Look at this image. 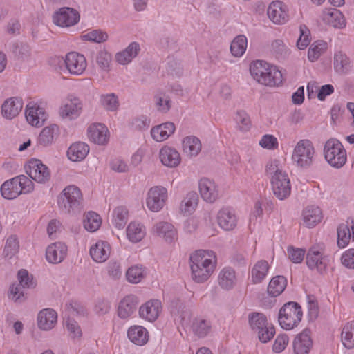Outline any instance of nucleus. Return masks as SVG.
Returning a JSON list of instances; mask_svg holds the SVG:
<instances>
[{
  "label": "nucleus",
  "mask_w": 354,
  "mask_h": 354,
  "mask_svg": "<svg viewBox=\"0 0 354 354\" xmlns=\"http://www.w3.org/2000/svg\"><path fill=\"white\" fill-rule=\"evenodd\" d=\"M189 264L192 279L196 283L208 281L217 266V256L210 250H197L189 255Z\"/></svg>",
  "instance_id": "nucleus-1"
},
{
  "label": "nucleus",
  "mask_w": 354,
  "mask_h": 354,
  "mask_svg": "<svg viewBox=\"0 0 354 354\" xmlns=\"http://www.w3.org/2000/svg\"><path fill=\"white\" fill-rule=\"evenodd\" d=\"M127 239L132 243L140 242L145 236V227L140 223L131 222L126 230Z\"/></svg>",
  "instance_id": "nucleus-44"
},
{
  "label": "nucleus",
  "mask_w": 354,
  "mask_h": 354,
  "mask_svg": "<svg viewBox=\"0 0 354 354\" xmlns=\"http://www.w3.org/2000/svg\"><path fill=\"white\" fill-rule=\"evenodd\" d=\"M299 37L297 41V46L300 50L305 49L310 43V32L305 25H301L299 27Z\"/></svg>",
  "instance_id": "nucleus-59"
},
{
  "label": "nucleus",
  "mask_w": 354,
  "mask_h": 354,
  "mask_svg": "<svg viewBox=\"0 0 354 354\" xmlns=\"http://www.w3.org/2000/svg\"><path fill=\"white\" fill-rule=\"evenodd\" d=\"M102 222L101 216L95 212H88L83 216L82 224L88 232H96L100 227Z\"/></svg>",
  "instance_id": "nucleus-45"
},
{
  "label": "nucleus",
  "mask_w": 354,
  "mask_h": 354,
  "mask_svg": "<svg viewBox=\"0 0 354 354\" xmlns=\"http://www.w3.org/2000/svg\"><path fill=\"white\" fill-rule=\"evenodd\" d=\"M26 174L32 181L44 184L50 179V170L41 160L37 158L30 159L26 165Z\"/></svg>",
  "instance_id": "nucleus-13"
},
{
  "label": "nucleus",
  "mask_w": 354,
  "mask_h": 354,
  "mask_svg": "<svg viewBox=\"0 0 354 354\" xmlns=\"http://www.w3.org/2000/svg\"><path fill=\"white\" fill-rule=\"evenodd\" d=\"M60 127L55 123H50L41 129L37 140L36 147L46 148L52 146L59 138Z\"/></svg>",
  "instance_id": "nucleus-15"
},
{
  "label": "nucleus",
  "mask_w": 354,
  "mask_h": 354,
  "mask_svg": "<svg viewBox=\"0 0 354 354\" xmlns=\"http://www.w3.org/2000/svg\"><path fill=\"white\" fill-rule=\"evenodd\" d=\"M267 15L269 19L277 25H283L290 19L289 9L287 5L281 1H273L269 4Z\"/></svg>",
  "instance_id": "nucleus-17"
},
{
  "label": "nucleus",
  "mask_w": 354,
  "mask_h": 354,
  "mask_svg": "<svg viewBox=\"0 0 354 354\" xmlns=\"http://www.w3.org/2000/svg\"><path fill=\"white\" fill-rule=\"evenodd\" d=\"M139 51L140 45L136 42H132L125 50L116 54V61L120 64H127L137 56Z\"/></svg>",
  "instance_id": "nucleus-42"
},
{
  "label": "nucleus",
  "mask_w": 354,
  "mask_h": 354,
  "mask_svg": "<svg viewBox=\"0 0 354 354\" xmlns=\"http://www.w3.org/2000/svg\"><path fill=\"white\" fill-rule=\"evenodd\" d=\"M192 330L198 337L206 336L211 330V322L204 317H200L194 319L192 324Z\"/></svg>",
  "instance_id": "nucleus-52"
},
{
  "label": "nucleus",
  "mask_w": 354,
  "mask_h": 354,
  "mask_svg": "<svg viewBox=\"0 0 354 354\" xmlns=\"http://www.w3.org/2000/svg\"><path fill=\"white\" fill-rule=\"evenodd\" d=\"M111 246L109 242L98 240L92 244L89 249V254L92 259L96 263H104L110 257Z\"/></svg>",
  "instance_id": "nucleus-27"
},
{
  "label": "nucleus",
  "mask_w": 354,
  "mask_h": 354,
  "mask_svg": "<svg viewBox=\"0 0 354 354\" xmlns=\"http://www.w3.org/2000/svg\"><path fill=\"white\" fill-rule=\"evenodd\" d=\"M145 276V268L140 265H135L130 267L126 272V277L128 281L131 283L140 282Z\"/></svg>",
  "instance_id": "nucleus-54"
},
{
  "label": "nucleus",
  "mask_w": 354,
  "mask_h": 354,
  "mask_svg": "<svg viewBox=\"0 0 354 354\" xmlns=\"http://www.w3.org/2000/svg\"><path fill=\"white\" fill-rule=\"evenodd\" d=\"M81 308L80 305L77 302H73L66 306L64 312V320L66 322V328L70 334V336L73 338H80L82 336V330L80 327L77 325V322L69 318L70 315H75L80 314Z\"/></svg>",
  "instance_id": "nucleus-24"
},
{
  "label": "nucleus",
  "mask_w": 354,
  "mask_h": 354,
  "mask_svg": "<svg viewBox=\"0 0 354 354\" xmlns=\"http://www.w3.org/2000/svg\"><path fill=\"white\" fill-rule=\"evenodd\" d=\"M266 171L270 175L272 189L275 196L279 200L287 198L291 193V184L287 173L279 168V161H270Z\"/></svg>",
  "instance_id": "nucleus-2"
},
{
  "label": "nucleus",
  "mask_w": 354,
  "mask_h": 354,
  "mask_svg": "<svg viewBox=\"0 0 354 354\" xmlns=\"http://www.w3.org/2000/svg\"><path fill=\"white\" fill-rule=\"evenodd\" d=\"M198 204L197 194L191 192L186 194L179 206V212L185 216L192 215L196 209Z\"/></svg>",
  "instance_id": "nucleus-38"
},
{
  "label": "nucleus",
  "mask_w": 354,
  "mask_h": 354,
  "mask_svg": "<svg viewBox=\"0 0 354 354\" xmlns=\"http://www.w3.org/2000/svg\"><path fill=\"white\" fill-rule=\"evenodd\" d=\"M88 140L99 145H105L110 138V132L106 126L101 123H93L88 127Z\"/></svg>",
  "instance_id": "nucleus-23"
},
{
  "label": "nucleus",
  "mask_w": 354,
  "mask_h": 354,
  "mask_svg": "<svg viewBox=\"0 0 354 354\" xmlns=\"http://www.w3.org/2000/svg\"><path fill=\"white\" fill-rule=\"evenodd\" d=\"M53 22L60 27H69L76 24L80 20L79 12L70 8H62L53 15Z\"/></svg>",
  "instance_id": "nucleus-22"
},
{
  "label": "nucleus",
  "mask_w": 354,
  "mask_h": 354,
  "mask_svg": "<svg viewBox=\"0 0 354 354\" xmlns=\"http://www.w3.org/2000/svg\"><path fill=\"white\" fill-rule=\"evenodd\" d=\"M354 241V220L348 219L337 228V245L339 248H346L350 241Z\"/></svg>",
  "instance_id": "nucleus-29"
},
{
  "label": "nucleus",
  "mask_w": 354,
  "mask_h": 354,
  "mask_svg": "<svg viewBox=\"0 0 354 354\" xmlns=\"http://www.w3.org/2000/svg\"><path fill=\"white\" fill-rule=\"evenodd\" d=\"M153 232L167 242H171L176 237V231L174 225L167 222H159L153 227Z\"/></svg>",
  "instance_id": "nucleus-41"
},
{
  "label": "nucleus",
  "mask_w": 354,
  "mask_h": 354,
  "mask_svg": "<svg viewBox=\"0 0 354 354\" xmlns=\"http://www.w3.org/2000/svg\"><path fill=\"white\" fill-rule=\"evenodd\" d=\"M302 317L301 307L296 302H288L279 310V324L283 330H290L299 326Z\"/></svg>",
  "instance_id": "nucleus-6"
},
{
  "label": "nucleus",
  "mask_w": 354,
  "mask_h": 354,
  "mask_svg": "<svg viewBox=\"0 0 354 354\" xmlns=\"http://www.w3.org/2000/svg\"><path fill=\"white\" fill-rule=\"evenodd\" d=\"M19 241L15 235L8 237L3 249V254L7 258H12L19 251Z\"/></svg>",
  "instance_id": "nucleus-55"
},
{
  "label": "nucleus",
  "mask_w": 354,
  "mask_h": 354,
  "mask_svg": "<svg viewBox=\"0 0 354 354\" xmlns=\"http://www.w3.org/2000/svg\"><path fill=\"white\" fill-rule=\"evenodd\" d=\"M100 104L106 110L111 111L117 110L119 106L118 97L113 93L102 95Z\"/></svg>",
  "instance_id": "nucleus-57"
},
{
  "label": "nucleus",
  "mask_w": 354,
  "mask_h": 354,
  "mask_svg": "<svg viewBox=\"0 0 354 354\" xmlns=\"http://www.w3.org/2000/svg\"><path fill=\"white\" fill-rule=\"evenodd\" d=\"M289 343V337L286 334L279 335L273 344L272 349L274 353H279L285 350Z\"/></svg>",
  "instance_id": "nucleus-63"
},
{
  "label": "nucleus",
  "mask_w": 354,
  "mask_h": 354,
  "mask_svg": "<svg viewBox=\"0 0 354 354\" xmlns=\"http://www.w3.org/2000/svg\"><path fill=\"white\" fill-rule=\"evenodd\" d=\"M23 100L17 97L6 99L1 105V115L8 120L17 117L23 108Z\"/></svg>",
  "instance_id": "nucleus-30"
},
{
  "label": "nucleus",
  "mask_w": 354,
  "mask_h": 354,
  "mask_svg": "<svg viewBox=\"0 0 354 354\" xmlns=\"http://www.w3.org/2000/svg\"><path fill=\"white\" fill-rule=\"evenodd\" d=\"M155 106L158 111L166 113L171 108L170 98L164 93H159L155 97Z\"/></svg>",
  "instance_id": "nucleus-60"
},
{
  "label": "nucleus",
  "mask_w": 354,
  "mask_h": 354,
  "mask_svg": "<svg viewBox=\"0 0 354 354\" xmlns=\"http://www.w3.org/2000/svg\"><path fill=\"white\" fill-rule=\"evenodd\" d=\"M136 299L134 296L127 295L124 297L119 303L118 308V316L122 319L129 317L136 308Z\"/></svg>",
  "instance_id": "nucleus-40"
},
{
  "label": "nucleus",
  "mask_w": 354,
  "mask_h": 354,
  "mask_svg": "<svg viewBox=\"0 0 354 354\" xmlns=\"http://www.w3.org/2000/svg\"><path fill=\"white\" fill-rule=\"evenodd\" d=\"M57 318V313L55 310L50 308H44L37 314V326L41 330L49 331L56 326Z\"/></svg>",
  "instance_id": "nucleus-26"
},
{
  "label": "nucleus",
  "mask_w": 354,
  "mask_h": 354,
  "mask_svg": "<svg viewBox=\"0 0 354 354\" xmlns=\"http://www.w3.org/2000/svg\"><path fill=\"white\" fill-rule=\"evenodd\" d=\"M162 310V305L159 299H152L142 304L139 308L140 317L149 322H155Z\"/></svg>",
  "instance_id": "nucleus-20"
},
{
  "label": "nucleus",
  "mask_w": 354,
  "mask_h": 354,
  "mask_svg": "<svg viewBox=\"0 0 354 354\" xmlns=\"http://www.w3.org/2000/svg\"><path fill=\"white\" fill-rule=\"evenodd\" d=\"M168 201V191L162 186H153L147 194L145 203L147 209L153 212L161 211Z\"/></svg>",
  "instance_id": "nucleus-12"
},
{
  "label": "nucleus",
  "mask_w": 354,
  "mask_h": 354,
  "mask_svg": "<svg viewBox=\"0 0 354 354\" xmlns=\"http://www.w3.org/2000/svg\"><path fill=\"white\" fill-rule=\"evenodd\" d=\"M34 188L33 181L24 175H20L5 181L1 186V193L4 198L12 200L20 194L32 192Z\"/></svg>",
  "instance_id": "nucleus-4"
},
{
  "label": "nucleus",
  "mask_w": 354,
  "mask_h": 354,
  "mask_svg": "<svg viewBox=\"0 0 354 354\" xmlns=\"http://www.w3.org/2000/svg\"><path fill=\"white\" fill-rule=\"evenodd\" d=\"M198 192L201 198L207 203H214L221 195L218 185L212 179L201 178L198 180Z\"/></svg>",
  "instance_id": "nucleus-14"
},
{
  "label": "nucleus",
  "mask_w": 354,
  "mask_h": 354,
  "mask_svg": "<svg viewBox=\"0 0 354 354\" xmlns=\"http://www.w3.org/2000/svg\"><path fill=\"white\" fill-rule=\"evenodd\" d=\"M323 20L335 28H342L346 26L343 14L336 8L325 9L322 15Z\"/></svg>",
  "instance_id": "nucleus-36"
},
{
  "label": "nucleus",
  "mask_w": 354,
  "mask_h": 354,
  "mask_svg": "<svg viewBox=\"0 0 354 354\" xmlns=\"http://www.w3.org/2000/svg\"><path fill=\"white\" fill-rule=\"evenodd\" d=\"M270 65V64L262 60L252 62L250 65L251 76L259 84L265 86L266 81L267 80L266 76L268 75Z\"/></svg>",
  "instance_id": "nucleus-32"
},
{
  "label": "nucleus",
  "mask_w": 354,
  "mask_h": 354,
  "mask_svg": "<svg viewBox=\"0 0 354 354\" xmlns=\"http://www.w3.org/2000/svg\"><path fill=\"white\" fill-rule=\"evenodd\" d=\"M287 286V279L283 276H275L268 283L267 291L270 296L277 297L285 290Z\"/></svg>",
  "instance_id": "nucleus-46"
},
{
  "label": "nucleus",
  "mask_w": 354,
  "mask_h": 354,
  "mask_svg": "<svg viewBox=\"0 0 354 354\" xmlns=\"http://www.w3.org/2000/svg\"><path fill=\"white\" fill-rule=\"evenodd\" d=\"M316 158L313 142L307 138L299 140L295 145L291 160L297 167L307 169L311 167Z\"/></svg>",
  "instance_id": "nucleus-3"
},
{
  "label": "nucleus",
  "mask_w": 354,
  "mask_h": 354,
  "mask_svg": "<svg viewBox=\"0 0 354 354\" xmlns=\"http://www.w3.org/2000/svg\"><path fill=\"white\" fill-rule=\"evenodd\" d=\"M239 221L235 211L228 207L221 208L216 214V222L224 231H232L236 228Z\"/></svg>",
  "instance_id": "nucleus-18"
},
{
  "label": "nucleus",
  "mask_w": 354,
  "mask_h": 354,
  "mask_svg": "<svg viewBox=\"0 0 354 354\" xmlns=\"http://www.w3.org/2000/svg\"><path fill=\"white\" fill-rule=\"evenodd\" d=\"M48 113L41 102H30L25 108V118L29 125L35 128L44 126L48 119Z\"/></svg>",
  "instance_id": "nucleus-9"
},
{
  "label": "nucleus",
  "mask_w": 354,
  "mask_h": 354,
  "mask_svg": "<svg viewBox=\"0 0 354 354\" xmlns=\"http://www.w3.org/2000/svg\"><path fill=\"white\" fill-rule=\"evenodd\" d=\"M67 247L62 242L49 245L46 250V259L50 263H59L67 255Z\"/></svg>",
  "instance_id": "nucleus-31"
},
{
  "label": "nucleus",
  "mask_w": 354,
  "mask_h": 354,
  "mask_svg": "<svg viewBox=\"0 0 354 354\" xmlns=\"http://www.w3.org/2000/svg\"><path fill=\"white\" fill-rule=\"evenodd\" d=\"M248 323L251 329L257 333L259 340L263 343L268 342L275 334L274 326L268 322L266 316L263 313H250Z\"/></svg>",
  "instance_id": "nucleus-7"
},
{
  "label": "nucleus",
  "mask_w": 354,
  "mask_h": 354,
  "mask_svg": "<svg viewBox=\"0 0 354 354\" xmlns=\"http://www.w3.org/2000/svg\"><path fill=\"white\" fill-rule=\"evenodd\" d=\"M313 345L311 330L308 328H304L293 339V352L295 354H309Z\"/></svg>",
  "instance_id": "nucleus-21"
},
{
  "label": "nucleus",
  "mask_w": 354,
  "mask_h": 354,
  "mask_svg": "<svg viewBox=\"0 0 354 354\" xmlns=\"http://www.w3.org/2000/svg\"><path fill=\"white\" fill-rule=\"evenodd\" d=\"M326 161L333 167L341 168L347 161V153L342 143L336 138L326 141L323 149Z\"/></svg>",
  "instance_id": "nucleus-5"
},
{
  "label": "nucleus",
  "mask_w": 354,
  "mask_h": 354,
  "mask_svg": "<svg viewBox=\"0 0 354 354\" xmlns=\"http://www.w3.org/2000/svg\"><path fill=\"white\" fill-rule=\"evenodd\" d=\"M219 286L225 290H230L234 287L236 282L235 272L230 268H223L218 274Z\"/></svg>",
  "instance_id": "nucleus-43"
},
{
  "label": "nucleus",
  "mask_w": 354,
  "mask_h": 354,
  "mask_svg": "<svg viewBox=\"0 0 354 354\" xmlns=\"http://www.w3.org/2000/svg\"><path fill=\"white\" fill-rule=\"evenodd\" d=\"M82 111V101L75 95H70L59 109V115L62 119L70 120L77 118Z\"/></svg>",
  "instance_id": "nucleus-16"
},
{
  "label": "nucleus",
  "mask_w": 354,
  "mask_h": 354,
  "mask_svg": "<svg viewBox=\"0 0 354 354\" xmlns=\"http://www.w3.org/2000/svg\"><path fill=\"white\" fill-rule=\"evenodd\" d=\"M287 253L288 258L292 263H299L303 261L306 251L301 248L289 246L287 249Z\"/></svg>",
  "instance_id": "nucleus-62"
},
{
  "label": "nucleus",
  "mask_w": 354,
  "mask_h": 354,
  "mask_svg": "<svg viewBox=\"0 0 354 354\" xmlns=\"http://www.w3.org/2000/svg\"><path fill=\"white\" fill-rule=\"evenodd\" d=\"M159 159L160 162L166 167H178L182 161L180 152L174 147L164 145L159 151Z\"/></svg>",
  "instance_id": "nucleus-25"
},
{
  "label": "nucleus",
  "mask_w": 354,
  "mask_h": 354,
  "mask_svg": "<svg viewBox=\"0 0 354 354\" xmlns=\"http://www.w3.org/2000/svg\"><path fill=\"white\" fill-rule=\"evenodd\" d=\"M181 145L183 153L189 158L198 156L202 149L201 140L194 136H187L183 138Z\"/></svg>",
  "instance_id": "nucleus-34"
},
{
  "label": "nucleus",
  "mask_w": 354,
  "mask_h": 354,
  "mask_svg": "<svg viewBox=\"0 0 354 354\" xmlns=\"http://www.w3.org/2000/svg\"><path fill=\"white\" fill-rule=\"evenodd\" d=\"M341 341L348 349L354 348V321L346 323L342 330Z\"/></svg>",
  "instance_id": "nucleus-51"
},
{
  "label": "nucleus",
  "mask_w": 354,
  "mask_h": 354,
  "mask_svg": "<svg viewBox=\"0 0 354 354\" xmlns=\"http://www.w3.org/2000/svg\"><path fill=\"white\" fill-rule=\"evenodd\" d=\"M129 211L124 206L116 207L112 213L111 223L118 229H122L128 220Z\"/></svg>",
  "instance_id": "nucleus-47"
},
{
  "label": "nucleus",
  "mask_w": 354,
  "mask_h": 354,
  "mask_svg": "<svg viewBox=\"0 0 354 354\" xmlns=\"http://www.w3.org/2000/svg\"><path fill=\"white\" fill-rule=\"evenodd\" d=\"M351 68L348 57L342 52H337L334 55V68L338 73H344Z\"/></svg>",
  "instance_id": "nucleus-53"
},
{
  "label": "nucleus",
  "mask_w": 354,
  "mask_h": 354,
  "mask_svg": "<svg viewBox=\"0 0 354 354\" xmlns=\"http://www.w3.org/2000/svg\"><path fill=\"white\" fill-rule=\"evenodd\" d=\"M57 59L63 62L67 72L73 76L83 75L87 68L88 64L85 56L75 51L69 52Z\"/></svg>",
  "instance_id": "nucleus-10"
},
{
  "label": "nucleus",
  "mask_w": 354,
  "mask_h": 354,
  "mask_svg": "<svg viewBox=\"0 0 354 354\" xmlns=\"http://www.w3.org/2000/svg\"><path fill=\"white\" fill-rule=\"evenodd\" d=\"M83 201L81 189L76 185L66 186L58 197V205L66 212L79 210Z\"/></svg>",
  "instance_id": "nucleus-8"
},
{
  "label": "nucleus",
  "mask_w": 354,
  "mask_h": 354,
  "mask_svg": "<svg viewBox=\"0 0 354 354\" xmlns=\"http://www.w3.org/2000/svg\"><path fill=\"white\" fill-rule=\"evenodd\" d=\"M129 339L136 345L144 346L149 339V334L146 328L140 325H133L127 330Z\"/></svg>",
  "instance_id": "nucleus-33"
},
{
  "label": "nucleus",
  "mask_w": 354,
  "mask_h": 354,
  "mask_svg": "<svg viewBox=\"0 0 354 354\" xmlns=\"http://www.w3.org/2000/svg\"><path fill=\"white\" fill-rule=\"evenodd\" d=\"M248 47V39L245 35L236 36L230 45V52L234 57H241L246 51Z\"/></svg>",
  "instance_id": "nucleus-48"
},
{
  "label": "nucleus",
  "mask_w": 354,
  "mask_h": 354,
  "mask_svg": "<svg viewBox=\"0 0 354 354\" xmlns=\"http://www.w3.org/2000/svg\"><path fill=\"white\" fill-rule=\"evenodd\" d=\"M259 145L267 150H276L279 148V141L272 134L263 135L259 141Z\"/></svg>",
  "instance_id": "nucleus-58"
},
{
  "label": "nucleus",
  "mask_w": 354,
  "mask_h": 354,
  "mask_svg": "<svg viewBox=\"0 0 354 354\" xmlns=\"http://www.w3.org/2000/svg\"><path fill=\"white\" fill-rule=\"evenodd\" d=\"M17 279L23 288H34L36 286L32 275L26 270L21 269L17 273Z\"/></svg>",
  "instance_id": "nucleus-61"
},
{
  "label": "nucleus",
  "mask_w": 354,
  "mask_h": 354,
  "mask_svg": "<svg viewBox=\"0 0 354 354\" xmlns=\"http://www.w3.org/2000/svg\"><path fill=\"white\" fill-rule=\"evenodd\" d=\"M267 80L265 86L268 87H278L282 85L283 77L281 71L274 65H270L268 75L266 76Z\"/></svg>",
  "instance_id": "nucleus-49"
},
{
  "label": "nucleus",
  "mask_w": 354,
  "mask_h": 354,
  "mask_svg": "<svg viewBox=\"0 0 354 354\" xmlns=\"http://www.w3.org/2000/svg\"><path fill=\"white\" fill-rule=\"evenodd\" d=\"M270 265L266 260H260L254 263L250 270V278L252 283H261L268 274Z\"/></svg>",
  "instance_id": "nucleus-37"
},
{
  "label": "nucleus",
  "mask_w": 354,
  "mask_h": 354,
  "mask_svg": "<svg viewBox=\"0 0 354 354\" xmlns=\"http://www.w3.org/2000/svg\"><path fill=\"white\" fill-rule=\"evenodd\" d=\"M341 263L349 269H354V248L345 250L341 257Z\"/></svg>",
  "instance_id": "nucleus-64"
},
{
  "label": "nucleus",
  "mask_w": 354,
  "mask_h": 354,
  "mask_svg": "<svg viewBox=\"0 0 354 354\" xmlns=\"http://www.w3.org/2000/svg\"><path fill=\"white\" fill-rule=\"evenodd\" d=\"M81 39L84 41L100 43L106 41L108 35L102 30H93L83 32L81 35Z\"/></svg>",
  "instance_id": "nucleus-56"
},
{
  "label": "nucleus",
  "mask_w": 354,
  "mask_h": 354,
  "mask_svg": "<svg viewBox=\"0 0 354 354\" xmlns=\"http://www.w3.org/2000/svg\"><path fill=\"white\" fill-rule=\"evenodd\" d=\"M90 148L84 142H75L70 145L67 150V157L73 162H80L88 155Z\"/></svg>",
  "instance_id": "nucleus-35"
},
{
  "label": "nucleus",
  "mask_w": 354,
  "mask_h": 354,
  "mask_svg": "<svg viewBox=\"0 0 354 354\" xmlns=\"http://www.w3.org/2000/svg\"><path fill=\"white\" fill-rule=\"evenodd\" d=\"M176 127L174 122L167 121L153 126L150 130L152 139L158 142L168 140L176 131Z\"/></svg>",
  "instance_id": "nucleus-28"
},
{
  "label": "nucleus",
  "mask_w": 354,
  "mask_h": 354,
  "mask_svg": "<svg viewBox=\"0 0 354 354\" xmlns=\"http://www.w3.org/2000/svg\"><path fill=\"white\" fill-rule=\"evenodd\" d=\"M232 121L235 129L241 132L249 131L252 126L249 114L243 110L236 111L232 117Z\"/></svg>",
  "instance_id": "nucleus-39"
},
{
  "label": "nucleus",
  "mask_w": 354,
  "mask_h": 354,
  "mask_svg": "<svg viewBox=\"0 0 354 354\" xmlns=\"http://www.w3.org/2000/svg\"><path fill=\"white\" fill-rule=\"evenodd\" d=\"M306 264L310 270L322 273L325 272L329 264V259L324 252L322 245H315L310 247L306 253Z\"/></svg>",
  "instance_id": "nucleus-11"
},
{
  "label": "nucleus",
  "mask_w": 354,
  "mask_h": 354,
  "mask_svg": "<svg viewBox=\"0 0 354 354\" xmlns=\"http://www.w3.org/2000/svg\"><path fill=\"white\" fill-rule=\"evenodd\" d=\"M323 213L322 209L315 205H308L302 210L301 224L307 228H313L322 222Z\"/></svg>",
  "instance_id": "nucleus-19"
},
{
  "label": "nucleus",
  "mask_w": 354,
  "mask_h": 354,
  "mask_svg": "<svg viewBox=\"0 0 354 354\" xmlns=\"http://www.w3.org/2000/svg\"><path fill=\"white\" fill-rule=\"evenodd\" d=\"M328 44L326 41L318 40L314 41L308 50V59L310 62L317 61L327 50Z\"/></svg>",
  "instance_id": "nucleus-50"
}]
</instances>
